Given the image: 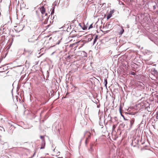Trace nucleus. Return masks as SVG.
Listing matches in <instances>:
<instances>
[{
    "instance_id": "nucleus-1",
    "label": "nucleus",
    "mask_w": 158,
    "mask_h": 158,
    "mask_svg": "<svg viewBox=\"0 0 158 158\" xmlns=\"http://www.w3.org/2000/svg\"><path fill=\"white\" fill-rule=\"evenodd\" d=\"M40 11L42 15H43L44 14H45V16L47 15V14L45 13V9L44 6H42L40 8Z\"/></svg>"
},
{
    "instance_id": "nucleus-2",
    "label": "nucleus",
    "mask_w": 158,
    "mask_h": 158,
    "mask_svg": "<svg viewBox=\"0 0 158 158\" xmlns=\"http://www.w3.org/2000/svg\"><path fill=\"white\" fill-rule=\"evenodd\" d=\"M86 41L85 40H80L77 43L78 44H80L81 45L80 47H82L84 44L85 43Z\"/></svg>"
},
{
    "instance_id": "nucleus-3",
    "label": "nucleus",
    "mask_w": 158,
    "mask_h": 158,
    "mask_svg": "<svg viewBox=\"0 0 158 158\" xmlns=\"http://www.w3.org/2000/svg\"><path fill=\"white\" fill-rule=\"evenodd\" d=\"M45 141H43L41 145L38 147V148L40 149H44L45 148Z\"/></svg>"
},
{
    "instance_id": "nucleus-4",
    "label": "nucleus",
    "mask_w": 158,
    "mask_h": 158,
    "mask_svg": "<svg viewBox=\"0 0 158 158\" xmlns=\"http://www.w3.org/2000/svg\"><path fill=\"white\" fill-rule=\"evenodd\" d=\"M76 32L75 31H71L70 34V36L72 37H73L76 36H78L79 35H77L76 33Z\"/></svg>"
},
{
    "instance_id": "nucleus-5",
    "label": "nucleus",
    "mask_w": 158,
    "mask_h": 158,
    "mask_svg": "<svg viewBox=\"0 0 158 158\" xmlns=\"http://www.w3.org/2000/svg\"><path fill=\"white\" fill-rule=\"evenodd\" d=\"M114 11L113 10L110 11V13L107 16V19H109L112 16V14L114 13Z\"/></svg>"
},
{
    "instance_id": "nucleus-6",
    "label": "nucleus",
    "mask_w": 158,
    "mask_h": 158,
    "mask_svg": "<svg viewBox=\"0 0 158 158\" xmlns=\"http://www.w3.org/2000/svg\"><path fill=\"white\" fill-rule=\"evenodd\" d=\"M90 148L89 149V150L91 151L93 150V147L94 146V144L93 143H91L90 144Z\"/></svg>"
},
{
    "instance_id": "nucleus-7",
    "label": "nucleus",
    "mask_w": 158,
    "mask_h": 158,
    "mask_svg": "<svg viewBox=\"0 0 158 158\" xmlns=\"http://www.w3.org/2000/svg\"><path fill=\"white\" fill-rule=\"evenodd\" d=\"M130 122L131 126L134 122V119H132L131 120Z\"/></svg>"
},
{
    "instance_id": "nucleus-8",
    "label": "nucleus",
    "mask_w": 158,
    "mask_h": 158,
    "mask_svg": "<svg viewBox=\"0 0 158 158\" xmlns=\"http://www.w3.org/2000/svg\"><path fill=\"white\" fill-rule=\"evenodd\" d=\"M87 134L88 135V137L87 138H88V139H90L91 137V133L90 132H88L87 133Z\"/></svg>"
},
{
    "instance_id": "nucleus-9",
    "label": "nucleus",
    "mask_w": 158,
    "mask_h": 158,
    "mask_svg": "<svg viewBox=\"0 0 158 158\" xmlns=\"http://www.w3.org/2000/svg\"><path fill=\"white\" fill-rule=\"evenodd\" d=\"M89 142V140L88 139V138H86L85 141V144L86 145H87Z\"/></svg>"
},
{
    "instance_id": "nucleus-10",
    "label": "nucleus",
    "mask_w": 158,
    "mask_h": 158,
    "mask_svg": "<svg viewBox=\"0 0 158 158\" xmlns=\"http://www.w3.org/2000/svg\"><path fill=\"white\" fill-rule=\"evenodd\" d=\"M48 17H47L46 19L45 20V21L44 22V24H46L47 23V20H48Z\"/></svg>"
},
{
    "instance_id": "nucleus-11",
    "label": "nucleus",
    "mask_w": 158,
    "mask_h": 158,
    "mask_svg": "<svg viewBox=\"0 0 158 158\" xmlns=\"http://www.w3.org/2000/svg\"><path fill=\"white\" fill-rule=\"evenodd\" d=\"M129 74L132 75H134L135 74V73L134 72H131L129 73Z\"/></svg>"
},
{
    "instance_id": "nucleus-12",
    "label": "nucleus",
    "mask_w": 158,
    "mask_h": 158,
    "mask_svg": "<svg viewBox=\"0 0 158 158\" xmlns=\"http://www.w3.org/2000/svg\"><path fill=\"white\" fill-rule=\"evenodd\" d=\"M93 27V24H90V26H89V27L88 29H89L90 28H92Z\"/></svg>"
},
{
    "instance_id": "nucleus-13",
    "label": "nucleus",
    "mask_w": 158,
    "mask_h": 158,
    "mask_svg": "<svg viewBox=\"0 0 158 158\" xmlns=\"http://www.w3.org/2000/svg\"><path fill=\"white\" fill-rule=\"evenodd\" d=\"M121 107H120V108H119V111H120V113L121 114V115L123 116V117H124V115L122 114V112H121Z\"/></svg>"
},
{
    "instance_id": "nucleus-14",
    "label": "nucleus",
    "mask_w": 158,
    "mask_h": 158,
    "mask_svg": "<svg viewBox=\"0 0 158 158\" xmlns=\"http://www.w3.org/2000/svg\"><path fill=\"white\" fill-rule=\"evenodd\" d=\"M40 138L42 139L43 140V141H44V136H40Z\"/></svg>"
},
{
    "instance_id": "nucleus-15",
    "label": "nucleus",
    "mask_w": 158,
    "mask_h": 158,
    "mask_svg": "<svg viewBox=\"0 0 158 158\" xmlns=\"http://www.w3.org/2000/svg\"><path fill=\"white\" fill-rule=\"evenodd\" d=\"M116 127V126L115 125H113V127H112V130H114L115 129V128Z\"/></svg>"
},
{
    "instance_id": "nucleus-16",
    "label": "nucleus",
    "mask_w": 158,
    "mask_h": 158,
    "mask_svg": "<svg viewBox=\"0 0 158 158\" xmlns=\"http://www.w3.org/2000/svg\"><path fill=\"white\" fill-rule=\"evenodd\" d=\"M98 39V38H97V36H96L94 40V44L96 41L97 39Z\"/></svg>"
},
{
    "instance_id": "nucleus-17",
    "label": "nucleus",
    "mask_w": 158,
    "mask_h": 158,
    "mask_svg": "<svg viewBox=\"0 0 158 158\" xmlns=\"http://www.w3.org/2000/svg\"><path fill=\"white\" fill-rule=\"evenodd\" d=\"M105 85L106 87V85H107V80L106 79L105 80Z\"/></svg>"
},
{
    "instance_id": "nucleus-18",
    "label": "nucleus",
    "mask_w": 158,
    "mask_h": 158,
    "mask_svg": "<svg viewBox=\"0 0 158 158\" xmlns=\"http://www.w3.org/2000/svg\"><path fill=\"white\" fill-rule=\"evenodd\" d=\"M124 32V30L123 28H122L121 31H120V33H121V34H122Z\"/></svg>"
},
{
    "instance_id": "nucleus-19",
    "label": "nucleus",
    "mask_w": 158,
    "mask_h": 158,
    "mask_svg": "<svg viewBox=\"0 0 158 158\" xmlns=\"http://www.w3.org/2000/svg\"><path fill=\"white\" fill-rule=\"evenodd\" d=\"M156 118L158 119V112H157L156 114Z\"/></svg>"
},
{
    "instance_id": "nucleus-20",
    "label": "nucleus",
    "mask_w": 158,
    "mask_h": 158,
    "mask_svg": "<svg viewBox=\"0 0 158 158\" xmlns=\"http://www.w3.org/2000/svg\"><path fill=\"white\" fill-rule=\"evenodd\" d=\"M54 13V10H53L51 12V14H52Z\"/></svg>"
},
{
    "instance_id": "nucleus-21",
    "label": "nucleus",
    "mask_w": 158,
    "mask_h": 158,
    "mask_svg": "<svg viewBox=\"0 0 158 158\" xmlns=\"http://www.w3.org/2000/svg\"><path fill=\"white\" fill-rule=\"evenodd\" d=\"M49 26V25H48L47 26V27H48Z\"/></svg>"
},
{
    "instance_id": "nucleus-22",
    "label": "nucleus",
    "mask_w": 158,
    "mask_h": 158,
    "mask_svg": "<svg viewBox=\"0 0 158 158\" xmlns=\"http://www.w3.org/2000/svg\"><path fill=\"white\" fill-rule=\"evenodd\" d=\"M2 68V67H0V68L1 69V68Z\"/></svg>"
}]
</instances>
